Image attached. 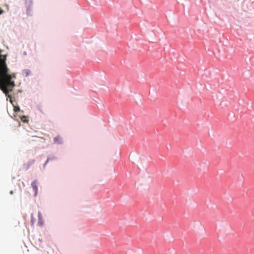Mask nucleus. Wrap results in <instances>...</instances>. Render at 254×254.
Masks as SVG:
<instances>
[{
    "label": "nucleus",
    "mask_w": 254,
    "mask_h": 254,
    "mask_svg": "<svg viewBox=\"0 0 254 254\" xmlns=\"http://www.w3.org/2000/svg\"><path fill=\"white\" fill-rule=\"evenodd\" d=\"M54 143L56 144H61L63 142L62 139L60 135H58L54 138Z\"/></svg>",
    "instance_id": "3"
},
{
    "label": "nucleus",
    "mask_w": 254,
    "mask_h": 254,
    "mask_svg": "<svg viewBox=\"0 0 254 254\" xmlns=\"http://www.w3.org/2000/svg\"><path fill=\"white\" fill-rule=\"evenodd\" d=\"M31 223L32 224L34 223L35 222V219L34 218V216H33V214H31Z\"/></svg>",
    "instance_id": "7"
},
{
    "label": "nucleus",
    "mask_w": 254,
    "mask_h": 254,
    "mask_svg": "<svg viewBox=\"0 0 254 254\" xmlns=\"http://www.w3.org/2000/svg\"><path fill=\"white\" fill-rule=\"evenodd\" d=\"M25 3L27 6H30L32 3V0H25Z\"/></svg>",
    "instance_id": "4"
},
{
    "label": "nucleus",
    "mask_w": 254,
    "mask_h": 254,
    "mask_svg": "<svg viewBox=\"0 0 254 254\" xmlns=\"http://www.w3.org/2000/svg\"><path fill=\"white\" fill-rule=\"evenodd\" d=\"M44 223V221L43 220L42 215L41 213L39 211L38 212V225L40 226H42Z\"/></svg>",
    "instance_id": "2"
},
{
    "label": "nucleus",
    "mask_w": 254,
    "mask_h": 254,
    "mask_svg": "<svg viewBox=\"0 0 254 254\" xmlns=\"http://www.w3.org/2000/svg\"><path fill=\"white\" fill-rule=\"evenodd\" d=\"M10 193L11 194H13V191L11 190V191H10Z\"/></svg>",
    "instance_id": "8"
},
{
    "label": "nucleus",
    "mask_w": 254,
    "mask_h": 254,
    "mask_svg": "<svg viewBox=\"0 0 254 254\" xmlns=\"http://www.w3.org/2000/svg\"><path fill=\"white\" fill-rule=\"evenodd\" d=\"M3 12L2 10H0V14H1Z\"/></svg>",
    "instance_id": "10"
},
{
    "label": "nucleus",
    "mask_w": 254,
    "mask_h": 254,
    "mask_svg": "<svg viewBox=\"0 0 254 254\" xmlns=\"http://www.w3.org/2000/svg\"><path fill=\"white\" fill-rule=\"evenodd\" d=\"M40 109V111H41V113H44V112L42 110V109Z\"/></svg>",
    "instance_id": "9"
},
{
    "label": "nucleus",
    "mask_w": 254,
    "mask_h": 254,
    "mask_svg": "<svg viewBox=\"0 0 254 254\" xmlns=\"http://www.w3.org/2000/svg\"><path fill=\"white\" fill-rule=\"evenodd\" d=\"M13 110L14 112H18L20 110V108L18 106H14Z\"/></svg>",
    "instance_id": "6"
},
{
    "label": "nucleus",
    "mask_w": 254,
    "mask_h": 254,
    "mask_svg": "<svg viewBox=\"0 0 254 254\" xmlns=\"http://www.w3.org/2000/svg\"><path fill=\"white\" fill-rule=\"evenodd\" d=\"M38 181L34 180L31 184V186L35 191V195L36 196L38 194Z\"/></svg>",
    "instance_id": "1"
},
{
    "label": "nucleus",
    "mask_w": 254,
    "mask_h": 254,
    "mask_svg": "<svg viewBox=\"0 0 254 254\" xmlns=\"http://www.w3.org/2000/svg\"><path fill=\"white\" fill-rule=\"evenodd\" d=\"M21 120L22 122L23 123H27L28 120V119H27V117L26 116H22L21 118Z\"/></svg>",
    "instance_id": "5"
}]
</instances>
